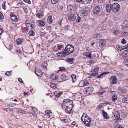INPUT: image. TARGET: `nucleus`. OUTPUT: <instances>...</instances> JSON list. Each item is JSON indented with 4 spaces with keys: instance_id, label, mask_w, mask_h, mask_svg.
I'll use <instances>...</instances> for the list:
<instances>
[{
    "instance_id": "1",
    "label": "nucleus",
    "mask_w": 128,
    "mask_h": 128,
    "mask_svg": "<svg viewBox=\"0 0 128 128\" xmlns=\"http://www.w3.org/2000/svg\"><path fill=\"white\" fill-rule=\"evenodd\" d=\"M73 104V102L72 100L69 99H65L62 104V107L66 113L70 114L74 106Z\"/></svg>"
},
{
    "instance_id": "2",
    "label": "nucleus",
    "mask_w": 128,
    "mask_h": 128,
    "mask_svg": "<svg viewBox=\"0 0 128 128\" xmlns=\"http://www.w3.org/2000/svg\"><path fill=\"white\" fill-rule=\"evenodd\" d=\"M81 120L87 126H90L91 120L90 118L88 115L84 113L81 117Z\"/></svg>"
},
{
    "instance_id": "3",
    "label": "nucleus",
    "mask_w": 128,
    "mask_h": 128,
    "mask_svg": "<svg viewBox=\"0 0 128 128\" xmlns=\"http://www.w3.org/2000/svg\"><path fill=\"white\" fill-rule=\"evenodd\" d=\"M74 50V46L71 44H68L65 47L64 53L66 55H68L72 53Z\"/></svg>"
},
{
    "instance_id": "4",
    "label": "nucleus",
    "mask_w": 128,
    "mask_h": 128,
    "mask_svg": "<svg viewBox=\"0 0 128 128\" xmlns=\"http://www.w3.org/2000/svg\"><path fill=\"white\" fill-rule=\"evenodd\" d=\"M52 78L53 81L50 83V86L51 88L55 89L57 88L58 85L57 83H54V82H56L57 81V78L56 76H52Z\"/></svg>"
},
{
    "instance_id": "5",
    "label": "nucleus",
    "mask_w": 128,
    "mask_h": 128,
    "mask_svg": "<svg viewBox=\"0 0 128 128\" xmlns=\"http://www.w3.org/2000/svg\"><path fill=\"white\" fill-rule=\"evenodd\" d=\"M94 90V88L92 87H88L85 88L84 90L85 94H92Z\"/></svg>"
},
{
    "instance_id": "6",
    "label": "nucleus",
    "mask_w": 128,
    "mask_h": 128,
    "mask_svg": "<svg viewBox=\"0 0 128 128\" xmlns=\"http://www.w3.org/2000/svg\"><path fill=\"white\" fill-rule=\"evenodd\" d=\"M118 82V79L116 76L115 75H113L110 78V82L112 84H115Z\"/></svg>"
},
{
    "instance_id": "7",
    "label": "nucleus",
    "mask_w": 128,
    "mask_h": 128,
    "mask_svg": "<svg viewBox=\"0 0 128 128\" xmlns=\"http://www.w3.org/2000/svg\"><path fill=\"white\" fill-rule=\"evenodd\" d=\"M113 11L115 12L118 11L120 8V5L117 3L114 4L112 6Z\"/></svg>"
},
{
    "instance_id": "8",
    "label": "nucleus",
    "mask_w": 128,
    "mask_h": 128,
    "mask_svg": "<svg viewBox=\"0 0 128 128\" xmlns=\"http://www.w3.org/2000/svg\"><path fill=\"white\" fill-rule=\"evenodd\" d=\"M10 17L12 20L16 22H17L19 20V19L17 16L12 12H11L10 14Z\"/></svg>"
},
{
    "instance_id": "9",
    "label": "nucleus",
    "mask_w": 128,
    "mask_h": 128,
    "mask_svg": "<svg viewBox=\"0 0 128 128\" xmlns=\"http://www.w3.org/2000/svg\"><path fill=\"white\" fill-rule=\"evenodd\" d=\"M120 113L119 111H116L114 114V117L115 119H114V122H116L118 121H119L120 119Z\"/></svg>"
},
{
    "instance_id": "10",
    "label": "nucleus",
    "mask_w": 128,
    "mask_h": 128,
    "mask_svg": "<svg viewBox=\"0 0 128 128\" xmlns=\"http://www.w3.org/2000/svg\"><path fill=\"white\" fill-rule=\"evenodd\" d=\"M100 6H96L93 12V13L95 15H97L100 12Z\"/></svg>"
},
{
    "instance_id": "11",
    "label": "nucleus",
    "mask_w": 128,
    "mask_h": 128,
    "mask_svg": "<svg viewBox=\"0 0 128 128\" xmlns=\"http://www.w3.org/2000/svg\"><path fill=\"white\" fill-rule=\"evenodd\" d=\"M106 41L104 40L101 39L100 40L99 46L100 47L102 48L106 44Z\"/></svg>"
},
{
    "instance_id": "12",
    "label": "nucleus",
    "mask_w": 128,
    "mask_h": 128,
    "mask_svg": "<svg viewBox=\"0 0 128 128\" xmlns=\"http://www.w3.org/2000/svg\"><path fill=\"white\" fill-rule=\"evenodd\" d=\"M112 5L110 4H109L106 5V11L107 12H110L112 10Z\"/></svg>"
},
{
    "instance_id": "13",
    "label": "nucleus",
    "mask_w": 128,
    "mask_h": 128,
    "mask_svg": "<svg viewBox=\"0 0 128 128\" xmlns=\"http://www.w3.org/2000/svg\"><path fill=\"white\" fill-rule=\"evenodd\" d=\"M76 19V16L74 14H71L68 16V19L70 21H74Z\"/></svg>"
},
{
    "instance_id": "14",
    "label": "nucleus",
    "mask_w": 128,
    "mask_h": 128,
    "mask_svg": "<svg viewBox=\"0 0 128 128\" xmlns=\"http://www.w3.org/2000/svg\"><path fill=\"white\" fill-rule=\"evenodd\" d=\"M44 16L43 12L42 11L40 10L36 14V16L39 18H41Z\"/></svg>"
},
{
    "instance_id": "15",
    "label": "nucleus",
    "mask_w": 128,
    "mask_h": 128,
    "mask_svg": "<svg viewBox=\"0 0 128 128\" xmlns=\"http://www.w3.org/2000/svg\"><path fill=\"white\" fill-rule=\"evenodd\" d=\"M102 112L103 116L105 119L108 120L110 118L108 116L106 112L104 110H102Z\"/></svg>"
},
{
    "instance_id": "16",
    "label": "nucleus",
    "mask_w": 128,
    "mask_h": 128,
    "mask_svg": "<svg viewBox=\"0 0 128 128\" xmlns=\"http://www.w3.org/2000/svg\"><path fill=\"white\" fill-rule=\"evenodd\" d=\"M24 41V40L23 38H19L16 39L15 42L18 45H19L22 43Z\"/></svg>"
},
{
    "instance_id": "17",
    "label": "nucleus",
    "mask_w": 128,
    "mask_h": 128,
    "mask_svg": "<svg viewBox=\"0 0 128 128\" xmlns=\"http://www.w3.org/2000/svg\"><path fill=\"white\" fill-rule=\"evenodd\" d=\"M122 56L123 57L128 56V50H124L122 52Z\"/></svg>"
},
{
    "instance_id": "18",
    "label": "nucleus",
    "mask_w": 128,
    "mask_h": 128,
    "mask_svg": "<svg viewBox=\"0 0 128 128\" xmlns=\"http://www.w3.org/2000/svg\"><path fill=\"white\" fill-rule=\"evenodd\" d=\"M102 37V34H96L92 36V37L94 38H96L98 39Z\"/></svg>"
},
{
    "instance_id": "19",
    "label": "nucleus",
    "mask_w": 128,
    "mask_h": 128,
    "mask_svg": "<svg viewBox=\"0 0 128 128\" xmlns=\"http://www.w3.org/2000/svg\"><path fill=\"white\" fill-rule=\"evenodd\" d=\"M73 6L72 5L69 4L67 7V10L68 11L71 12L73 10Z\"/></svg>"
},
{
    "instance_id": "20",
    "label": "nucleus",
    "mask_w": 128,
    "mask_h": 128,
    "mask_svg": "<svg viewBox=\"0 0 128 128\" xmlns=\"http://www.w3.org/2000/svg\"><path fill=\"white\" fill-rule=\"evenodd\" d=\"M124 25L122 26L123 28H125L128 27V20H125L124 21Z\"/></svg>"
},
{
    "instance_id": "21",
    "label": "nucleus",
    "mask_w": 128,
    "mask_h": 128,
    "mask_svg": "<svg viewBox=\"0 0 128 128\" xmlns=\"http://www.w3.org/2000/svg\"><path fill=\"white\" fill-rule=\"evenodd\" d=\"M54 93L56 96L59 97L61 95L62 92H60L59 91L57 90Z\"/></svg>"
},
{
    "instance_id": "22",
    "label": "nucleus",
    "mask_w": 128,
    "mask_h": 128,
    "mask_svg": "<svg viewBox=\"0 0 128 128\" xmlns=\"http://www.w3.org/2000/svg\"><path fill=\"white\" fill-rule=\"evenodd\" d=\"M74 58H70L66 59V62L69 63L70 64H72V63L74 61Z\"/></svg>"
},
{
    "instance_id": "23",
    "label": "nucleus",
    "mask_w": 128,
    "mask_h": 128,
    "mask_svg": "<svg viewBox=\"0 0 128 128\" xmlns=\"http://www.w3.org/2000/svg\"><path fill=\"white\" fill-rule=\"evenodd\" d=\"M47 21L48 23L49 24H50L52 23L53 20L52 16H50L48 17Z\"/></svg>"
},
{
    "instance_id": "24",
    "label": "nucleus",
    "mask_w": 128,
    "mask_h": 128,
    "mask_svg": "<svg viewBox=\"0 0 128 128\" xmlns=\"http://www.w3.org/2000/svg\"><path fill=\"white\" fill-rule=\"evenodd\" d=\"M98 74V73L97 72H93L91 73L89 75L90 76V78H91L92 77L96 76Z\"/></svg>"
},
{
    "instance_id": "25",
    "label": "nucleus",
    "mask_w": 128,
    "mask_h": 128,
    "mask_svg": "<svg viewBox=\"0 0 128 128\" xmlns=\"http://www.w3.org/2000/svg\"><path fill=\"white\" fill-rule=\"evenodd\" d=\"M84 55L88 58H92V57L91 56V54L90 52H86L84 53Z\"/></svg>"
},
{
    "instance_id": "26",
    "label": "nucleus",
    "mask_w": 128,
    "mask_h": 128,
    "mask_svg": "<svg viewBox=\"0 0 128 128\" xmlns=\"http://www.w3.org/2000/svg\"><path fill=\"white\" fill-rule=\"evenodd\" d=\"M39 25L41 26H43L45 25V23L42 20H39L37 21Z\"/></svg>"
},
{
    "instance_id": "27",
    "label": "nucleus",
    "mask_w": 128,
    "mask_h": 128,
    "mask_svg": "<svg viewBox=\"0 0 128 128\" xmlns=\"http://www.w3.org/2000/svg\"><path fill=\"white\" fill-rule=\"evenodd\" d=\"M28 34L30 36H33L35 35V32L32 30H31L28 32Z\"/></svg>"
},
{
    "instance_id": "28",
    "label": "nucleus",
    "mask_w": 128,
    "mask_h": 128,
    "mask_svg": "<svg viewBox=\"0 0 128 128\" xmlns=\"http://www.w3.org/2000/svg\"><path fill=\"white\" fill-rule=\"evenodd\" d=\"M57 56H60L62 57H63L65 56L66 55L64 53V51L62 52H58L57 54Z\"/></svg>"
},
{
    "instance_id": "29",
    "label": "nucleus",
    "mask_w": 128,
    "mask_h": 128,
    "mask_svg": "<svg viewBox=\"0 0 128 128\" xmlns=\"http://www.w3.org/2000/svg\"><path fill=\"white\" fill-rule=\"evenodd\" d=\"M60 78L62 80L65 81L68 79V77L65 74H63L61 76Z\"/></svg>"
},
{
    "instance_id": "30",
    "label": "nucleus",
    "mask_w": 128,
    "mask_h": 128,
    "mask_svg": "<svg viewBox=\"0 0 128 128\" xmlns=\"http://www.w3.org/2000/svg\"><path fill=\"white\" fill-rule=\"evenodd\" d=\"M109 73V72H104L100 74L97 75V77L98 78H100L104 74H107Z\"/></svg>"
},
{
    "instance_id": "31",
    "label": "nucleus",
    "mask_w": 128,
    "mask_h": 128,
    "mask_svg": "<svg viewBox=\"0 0 128 128\" xmlns=\"http://www.w3.org/2000/svg\"><path fill=\"white\" fill-rule=\"evenodd\" d=\"M71 77L72 78V82L73 83H74L75 81L76 80V76L75 74H72L71 75Z\"/></svg>"
},
{
    "instance_id": "32",
    "label": "nucleus",
    "mask_w": 128,
    "mask_h": 128,
    "mask_svg": "<svg viewBox=\"0 0 128 128\" xmlns=\"http://www.w3.org/2000/svg\"><path fill=\"white\" fill-rule=\"evenodd\" d=\"M122 102L124 103H128V96L124 98L122 100Z\"/></svg>"
},
{
    "instance_id": "33",
    "label": "nucleus",
    "mask_w": 128,
    "mask_h": 128,
    "mask_svg": "<svg viewBox=\"0 0 128 128\" xmlns=\"http://www.w3.org/2000/svg\"><path fill=\"white\" fill-rule=\"evenodd\" d=\"M112 100L113 102H115L117 100V97L114 94L112 96Z\"/></svg>"
},
{
    "instance_id": "34",
    "label": "nucleus",
    "mask_w": 128,
    "mask_h": 128,
    "mask_svg": "<svg viewBox=\"0 0 128 128\" xmlns=\"http://www.w3.org/2000/svg\"><path fill=\"white\" fill-rule=\"evenodd\" d=\"M46 33L45 32H38V34L42 37H43L44 36Z\"/></svg>"
},
{
    "instance_id": "35",
    "label": "nucleus",
    "mask_w": 128,
    "mask_h": 128,
    "mask_svg": "<svg viewBox=\"0 0 128 128\" xmlns=\"http://www.w3.org/2000/svg\"><path fill=\"white\" fill-rule=\"evenodd\" d=\"M66 70L65 67H60L59 68V70H58L57 72H59L60 71H62L64 70Z\"/></svg>"
},
{
    "instance_id": "36",
    "label": "nucleus",
    "mask_w": 128,
    "mask_h": 128,
    "mask_svg": "<svg viewBox=\"0 0 128 128\" xmlns=\"http://www.w3.org/2000/svg\"><path fill=\"white\" fill-rule=\"evenodd\" d=\"M119 32V30L118 29H116L114 30L113 34L115 35H118Z\"/></svg>"
},
{
    "instance_id": "37",
    "label": "nucleus",
    "mask_w": 128,
    "mask_h": 128,
    "mask_svg": "<svg viewBox=\"0 0 128 128\" xmlns=\"http://www.w3.org/2000/svg\"><path fill=\"white\" fill-rule=\"evenodd\" d=\"M16 104L15 103H14L11 102L8 105V106L11 107H14L15 106Z\"/></svg>"
},
{
    "instance_id": "38",
    "label": "nucleus",
    "mask_w": 128,
    "mask_h": 128,
    "mask_svg": "<svg viewBox=\"0 0 128 128\" xmlns=\"http://www.w3.org/2000/svg\"><path fill=\"white\" fill-rule=\"evenodd\" d=\"M81 12L82 14H83V15L85 16L86 15V10H81Z\"/></svg>"
},
{
    "instance_id": "39",
    "label": "nucleus",
    "mask_w": 128,
    "mask_h": 128,
    "mask_svg": "<svg viewBox=\"0 0 128 128\" xmlns=\"http://www.w3.org/2000/svg\"><path fill=\"white\" fill-rule=\"evenodd\" d=\"M59 0H51V3L53 4H55L57 3L58 2Z\"/></svg>"
},
{
    "instance_id": "40",
    "label": "nucleus",
    "mask_w": 128,
    "mask_h": 128,
    "mask_svg": "<svg viewBox=\"0 0 128 128\" xmlns=\"http://www.w3.org/2000/svg\"><path fill=\"white\" fill-rule=\"evenodd\" d=\"M116 48L118 50L120 51H121L122 50L124 49L122 48V46L121 47L119 45H118L116 46Z\"/></svg>"
},
{
    "instance_id": "41",
    "label": "nucleus",
    "mask_w": 128,
    "mask_h": 128,
    "mask_svg": "<svg viewBox=\"0 0 128 128\" xmlns=\"http://www.w3.org/2000/svg\"><path fill=\"white\" fill-rule=\"evenodd\" d=\"M47 62H44L42 64V65L45 68H46L47 66Z\"/></svg>"
},
{
    "instance_id": "42",
    "label": "nucleus",
    "mask_w": 128,
    "mask_h": 128,
    "mask_svg": "<svg viewBox=\"0 0 128 128\" xmlns=\"http://www.w3.org/2000/svg\"><path fill=\"white\" fill-rule=\"evenodd\" d=\"M81 20L80 17L79 16H78V17H77V19L76 20V22H79L81 21Z\"/></svg>"
},
{
    "instance_id": "43",
    "label": "nucleus",
    "mask_w": 128,
    "mask_h": 128,
    "mask_svg": "<svg viewBox=\"0 0 128 128\" xmlns=\"http://www.w3.org/2000/svg\"><path fill=\"white\" fill-rule=\"evenodd\" d=\"M4 18V16L2 14H0V22H2Z\"/></svg>"
},
{
    "instance_id": "44",
    "label": "nucleus",
    "mask_w": 128,
    "mask_h": 128,
    "mask_svg": "<svg viewBox=\"0 0 128 128\" xmlns=\"http://www.w3.org/2000/svg\"><path fill=\"white\" fill-rule=\"evenodd\" d=\"M70 26H66L65 27L64 29L66 31H68L70 30Z\"/></svg>"
},
{
    "instance_id": "45",
    "label": "nucleus",
    "mask_w": 128,
    "mask_h": 128,
    "mask_svg": "<svg viewBox=\"0 0 128 128\" xmlns=\"http://www.w3.org/2000/svg\"><path fill=\"white\" fill-rule=\"evenodd\" d=\"M3 110L7 112L10 111L11 110V109L9 107H8L7 108H4L3 109Z\"/></svg>"
},
{
    "instance_id": "46",
    "label": "nucleus",
    "mask_w": 128,
    "mask_h": 128,
    "mask_svg": "<svg viewBox=\"0 0 128 128\" xmlns=\"http://www.w3.org/2000/svg\"><path fill=\"white\" fill-rule=\"evenodd\" d=\"M123 49H126L128 50V44L125 45L124 46H122Z\"/></svg>"
},
{
    "instance_id": "47",
    "label": "nucleus",
    "mask_w": 128,
    "mask_h": 128,
    "mask_svg": "<svg viewBox=\"0 0 128 128\" xmlns=\"http://www.w3.org/2000/svg\"><path fill=\"white\" fill-rule=\"evenodd\" d=\"M104 104L102 103L99 104L98 106L97 107V109L98 108L100 109L102 108Z\"/></svg>"
},
{
    "instance_id": "48",
    "label": "nucleus",
    "mask_w": 128,
    "mask_h": 128,
    "mask_svg": "<svg viewBox=\"0 0 128 128\" xmlns=\"http://www.w3.org/2000/svg\"><path fill=\"white\" fill-rule=\"evenodd\" d=\"M115 128H124L120 124H118L116 126H115Z\"/></svg>"
},
{
    "instance_id": "49",
    "label": "nucleus",
    "mask_w": 128,
    "mask_h": 128,
    "mask_svg": "<svg viewBox=\"0 0 128 128\" xmlns=\"http://www.w3.org/2000/svg\"><path fill=\"white\" fill-rule=\"evenodd\" d=\"M82 84H83V86H86L87 84H88V82L86 81V82H82Z\"/></svg>"
},
{
    "instance_id": "50",
    "label": "nucleus",
    "mask_w": 128,
    "mask_h": 128,
    "mask_svg": "<svg viewBox=\"0 0 128 128\" xmlns=\"http://www.w3.org/2000/svg\"><path fill=\"white\" fill-rule=\"evenodd\" d=\"M86 4H90L92 1V0H85Z\"/></svg>"
},
{
    "instance_id": "51",
    "label": "nucleus",
    "mask_w": 128,
    "mask_h": 128,
    "mask_svg": "<svg viewBox=\"0 0 128 128\" xmlns=\"http://www.w3.org/2000/svg\"><path fill=\"white\" fill-rule=\"evenodd\" d=\"M23 1L30 4L31 3V2L30 0H23Z\"/></svg>"
},
{
    "instance_id": "52",
    "label": "nucleus",
    "mask_w": 128,
    "mask_h": 128,
    "mask_svg": "<svg viewBox=\"0 0 128 128\" xmlns=\"http://www.w3.org/2000/svg\"><path fill=\"white\" fill-rule=\"evenodd\" d=\"M62 19L59 20L58 21V25H59L60 26H61V23L62 22Z\"/></svg>"
},
{
    "instance_id": "53",
    "label": "nucleus",
    "mask_w": 128,
    "mask_h": 128,
    "mask_svg": "<svg viewBox=\"0 0 128 128\" xmlns=\"http://www.w3.org/2000/svg\"><path fill=\"white\" fill-rule=\"evenodd\" d=\"M121 43L123 44H124L126 43V40L124 38H123L122 40Z\"/></svg>"
},
{
    "instance_id": "54",
    "label": "nucleus",
    "mask_w": 128,
    "mask_h": 128,
    "mask_svg": "<svg viewBox=\"0 0 128 128\" xmlns=\"http://www.w3.org/2000/svg\"><path fill=\"white\" fill-rule=\"evenodd\" d=\"M99 70V68H94V72H98Z\"/></svg>"
},
{
    "instance_id": "55",
    "label": "nucleus",
    "mask_w": 128,
    "mask_h": 128,
    "mask_svg": "<svg viewBox=\"0 0 128 128\" xmlns=\"http://www.w3.org/2000/svg\"><path fill=\"white\" fill-rule=\"evenodd\" d=\"M63 46L62 45H60L59 46H58L57 48H58V49L59 50H60L61 48H62Z\"/></svg>"
},
{
    "instance_id": "56",
    "label": "nucleus",
    "mask_w": 128,
    "mask_h": 128,
    "mask_svg": "<svg viewBox=\"0 0 128 128\" xmlns=\"http://www.w3.org/2000/svg\"><path fill=\"white\" fill-rule=\"evenodd\" d=\"M5 74L7 76H9L10 74V72L7 71L5 73Z\"/></svg>"
},
{
    "instance_id": "57",
    "label": "nucleus",
    "mask_w": 128,
    "mask_h": 128,
    "mask_svg": "<svg viewBox=\"0 0 128 128\" xmlns=\"http://www.w3.org/2000/svg\"><path fill=\"white\" fill-rule=\"evenodd\" d=\"M6 3V1H5L4 3L3 4V3L2 6V8L3 9H4V10H6V7H5L4 4Z\"/></svg>"
},
{
    "instance_id": "58",
    "label": "nucleus",
    "mask_w": 128,
    "mask_h": 128,
    "mask_svg": "<svg viewBox=\"0 0 128 128\" xmlns=\"http://www.w3.org/2000/svg\"><path fill=\"white\" fill-rule=\"evenodd\" d=\"M35 73L38 76H40V73H39L38 72H37L36 71V70H35Z\"/></svg>"
},
{
    "instance_id": "59",
    "label": "nucleus",
    "mask_w": 128,
    "mask_h": 128,
    "mask_svg": "<svg viewBox=\"0 0 128 128\" xmlns=\"http://www.w3.org/2000/svg\"><path fill=\"white\" fill-rule=\"evenodd\" d=\"M125 62V64L128 67V58L126 59Z\"/></svg>"
},
{
    "instance_id": "60",
    "label": "nucleus",
    "mask_w": 128,
    "mask_h": 128,
    "mask_svg": "<svg viewBox=\"0 0 128 128\" xmlns=\"http://www.w3.org/2000/svg\"><path fill=\"white\" fill-rule=\"evenodd\" d=\"M45 112L46 114H49L51 112L50 111L48 110L47 111H45Z\"/></svg>"
},
{
    "instance_id": "61",
    "label": "nucleus",
    "mask_w": 128,
    "mask_h": 128,
    "mask_svg": "<svg viewBox=\"0 0 128 128\" xmlns=\"http://www.w3.org/2000/svg\"><path fill=\"white\" fill-rule=\"evenodd\" d=\"M18 81L20 82V83H22L23 84V82L22 80V79L20 78H19L18 79Z\"/></svg>"
},
{
    "instance_id": "62",
    "label": "nucleus",
    "mask_w": 128,
    "mask_h": 128,
    "mask_svg": "<svg viewBox=\"0 0 128 128\" xmlns=\"http://www.w3.org/2000/svg\"><path fill=\"white\" fill-rule=\"evenodd\" d=\"M121 92L122 93L124 94L126 93V90L124 89H122L121 90Z\"/></svg>"
},
{
    "instance_id": "63",
    "label": "nucleus",
    "mask_w": 128,
    "mask_h": 128,
    "mask_svg": "<svg viewBox=\"0 0 128 128\" xmlns=\"http://www.w3.org/2000/svg\"><path fill=\"white\" fill-rule=\"evenodd\" d=\"M23 9L24 11V12H26V13H27L28 12V10L27 8H23Z\"/></svg>"
},
{
    "instance_id": "64",
    "label": "nucleus",
    "mask_w": 128,
    "mask_h": 128,
    "mask_svg": "<svg viewBox=\"0 0 128 128\" xmlns=\"http://www.w3.org/2000/svg\"><path fill=\"white\" fill-rule=\"evenodd\" d=\"M62 121L63 122H64L66 123V122H68V120L67 119H64L62 120Z\"/></svg>"
}]
</instances>
